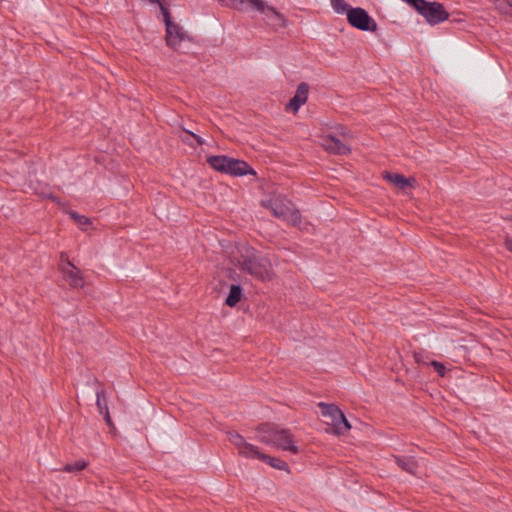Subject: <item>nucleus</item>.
<instances>
[{"label": "nucleus", "mask_w": 512, "mask_h": 512, "mask_svg": "<svg viewBox=\"0 0 512 512\" xmlns=\"http://www.w3.org/2000/svg\"><path fill=\"white\" fill-rule=\"evenodd\" d=\"M257 438L261 443L272 445L294 454L299 452L294 444V436L289 429L280 428L274 424H260L256 428Z\"/></svg>", "instance_id": "f257e3e1"}, {"label": "nucleus", "mask_w": 512, "mask_h": 512, "mask_svg": "<svg viewBox=\"0 0 512 512\" xmlns=\"http://www.w3.org/2000/svg\"><path fill=\"white\" fill-rule=\"evenodd\" d=\"M260 204L269 209L275 217L285 220L293 226L299 225L302 221L300 211L284 195H273L261 200Z\"/></svg>", "instance_id": "f03ea898"}, {"label": "nucleus", "mask_w": 512, "mask_h": 512, "mask_svg": "<svg viewBox=\"0 0 512 512\" xmlns=\"http://www.w3.org/2000/svg\"><path fill=\"white\" fill-rule=\"evenodd\" d=\"M412 6L429 25H437L449 18V13L442 3L426 0H404Z\"/></svg>", "instance_id": "7ed1b4c3"}, {"label": "nucleus", "mask_w": 512, "mask_h": 512, "mask_svg": "<svg viewBox=\"0 0 512 512\" xmlns=\"http://www.w3.org/2000/svg\"><path fill=\"white\" fill-rule=\"evenodd\" d=\"M318 406L321 409L325 424L331 427L327 429L328 432L331 431L334 434L343 435L351 429L350 423L336 405L320 402Z\"/></svg>", "instance_id": "20e7f679"}, {"label": "nucleus", "mask_w": 512, "mask_h": 512, "mask_svg": "<svg viewBox=\"0 0 512 512\" xmlns=\"http://www.w3.org/2000/svg\"><path fill=\"white\" fill-rule=\"evenodd\" d=\"M157 3L160 6L166 27L165 40L167 46L176 50L184 40L192 41V38L184 31L183 27L172 21L168 8L161 1H157Z\"/></svg>", "instance_id": "39448f33"}, {"label": "nucleus", "mask_w": 512, "mask_h": 512, "mask_svg": "<svg viewBox=\"0 0 512 512\" xmlns=\"http://www.w3.org/2000/svg\"><path fill=\"white\" fill-rule=\"evenodd\" d=\"M246 5L251 9L264 14V20L268 26L277 30L287 26L286 17L280 13L276 8L268 6L262 0H246Z\"/></svg>", "instance_id": "423d86ee"}, {"label": "nucleus", "mask_w": 512, "mask_h": 512, "mask_svg": "<svg viewBox=\"0 0 512 512\" xmlns=\"http://www.w3.org/2000/svg\"><path fill=\"white\" fill-rule=\"evenodd\" d=\"M241 269L250 275L259 278L266 279L269 277V266L270 263L266 258L252 255L242 256L239 260Z\"/></svg>", "instance_id": "0eeeda50"}, {"label": "nucleus", "mask_w": 512, "mask_h": 512, "mask_svg": "<svg viewBox=\"0 0 512 512\" xmlns=\"http://www.w3.org/2000/svg\"><path fill=\"white\" fill-rule=\"evenodd\" d=\"M347 20L349 24L361 31L375 32L377 24L363 8H350L347 11Z\"/></svg>", "instance_id": "6e6552de"}, {"label": "nucleus", "mask_w": 512, "mask_h": 512, "mask_svg": "<svg viewBox=\"0 0 512 512\" xmlns=\"http://www.w3.org/2000/svg\"><path fill=\"white\" fill-rule=\"evenodd\" d=\"M60 272L63 274L65 281L73 288H81L84 286V280L79 268H77L70 260H67V265L60 264Z\"/></svg>", "instance_id": "1a4fd4ad"}, {"label": "nucleus", "mask_w": 512, "mask_h": 512, "mask_svg": "<svg viewBox=\"0 0 512 512\" xmlns=\"http://www.w3.org/2000/svg\"><path fill=\"white\" fill-rule=\"evenodd\" d=\"M321 146L327 152L335 155H347L351 152V148L348 145L332 135L322 137Z\"/></svg>", "instance_id": "9d476101"}, {"label": "nucleus", "mask_w": 512, "mask_h": 512, "mask_svg": "<svg viewBox=\"0 0 512 512\" xmlns=\"http://www.w3.org/2000/svg\"><path fill=\"white\" fill-rule=\"evenodd\" d=\"M309 93V85L306 82H301L296 89V93L293 98L290 99L287 104L288 109H292L297 112L298 109L307 102Z\"/></svg>", "instance_id": "9b49d317"}, {"label": "nucleus", "mask_w": 512, "mask_h": 512, "mask_svg": "<svg viewBox=\"0 0 512 512\" xmlns=\"http://www.w3.org/2000/svg\"><path fill=\"white\" fill-rule=\"evenodd\" d=\"M226 174H230L232 176H244L247 174L254 175L255 172L247 162L235 158H230L227 165Z\"/></svg>", "instance_id": "f8f14e48"}, {"label": "nucleus", "mask_w": 512, "mask_h": 512, "mask_svg": "<svg viewBox=\"0 0 512 512\" xmlns=\"http://www.w3.org/2000/svg\"><path fill=\"white\" fill-rule=\"evenodd\" d=\"M384 179L391 182L400 189H405L407 186L414 187L415 178H406L402 174L386 172L383 176Z\"/></svg>", "instance_id": "ddd939ff"}, {"label": "nucleus", "mask_w": 512, "mask_h": 512, "mask_svg": "<svg viewBox=\"0 0 512 512\" xmlns=\"http://www.w3.org/2000/svg\"><path fill=\"white\" fill-rule=\"evenodd\" d=\"M179 127L183 132V135H179V138L182 140L183 143L193 148H196L197 146H201L204 144V140L198 134L181 125Z\"/></svg>", "instance_id": "4468645a"}, {"label": "nucleus", "mask_w": 512, "mask_h": 512, "mask_svg": "<svg viewBox=\"0 0 512 512\" xmlns=\"http://www.w3.org/2000/svg\"><path fill=\"white\" fill-rule=\"evenodd\" d=\"M230 157L225 155L210 156L207 158V163L216 171L226 173L227 165Z\"/></svg>", "instance_id": "2eb2a0df"}, {"label": "nucleus", "mask_w": 512, "mask_h": 512, "mask_svg": "<svg viewBox=\"0 0 512 512\" xmlns=\"http://www.w3.org/2000/svg\"><path fill=\"white\" fill-rule=\"evenodd\" d=\"M242 298V288L240 285H232L230 292L225 300V304L234 307Z\"/></svg>", "instance_id": "dca6fc26"}, {"label": "nucleus", "mask_w": 512, "mask_h": 512, "mask_svg": "<svg viewBox=\"0 0 512 512\" xmlns=\"http://www.w3.org/2000/svg\"><path fill=\"white\" fill-rule=\"evenodd\" d=\"M238 453H239L240 456H243L245 458H258V459H260V456L263 455V453H261L256 446H254V445H252V444H250L248 442H246L244 444V446L241 447V449H238Z\"/></svg>", "instance_id": "f3484780"}, {"label": "nucleus", "mask_w": 512, "mask_h": 512, "mask_svg": "<svg viewBox=\"0 0 512 512\" xmlns=\"http://www.w3.org/2000/svg\"><path fill=\"white\" fill-rule=\"evenodd\" d=\"M260 460L268 463L271 467L276 468L278 470H284V471L288 470V464L280 458H276V457H273V456H270L267 454H263L260 456Z\"/></svg>", "instance_id": "a211bd4d"}, {"label": "nucleus", "mask_w": 512, "mask_h": 512, "mask_svg": "<svg viewBox=\"0 0 512 512\" xmlns=\"http://www.w3.org/2000/svg\"><path fill=\"white\" fill-rule=\"evenodd\" d=\"M396 463L402 470L410 474L416 473L417 462L413 458L402 459L400 457H396Z\"/></svg>", "instance_id": "6ab92c4d"}, {"label": "nucleus", "mask_w": 512, "mask_h": 512, "mask_svg": "<svg viewBox=\"0 0 512 512\" xmlns=\"http://www.w3.org/2000/svg\"><path fill=\"white\" fill-rule=\"evenodd\" d=\"M88 466V462L84 460L76 461L73 464H66L63 471L68 473L78 472L84 470Z\"/></svg>", "instance_id": "aec40b11"}, {"label": "nucleus", "mask_w": 512, "mask_h": 512, "mask_svg": "<svg viewBox=\"0 0 512 512\" xmlns=\"http://www.w3.org/2000/svg\"><path fill=\"white\" fill-rule=\"evenodd\" d=\"M227 435L230 442L233 443L237 449H241V447H243L244 444L246 443L244 437L240 435L238 432H228Z\"/></svg>", "instance_id": "412c9836"}, {"label": "nucleus", "mask_w": 512, "mask_h": 512, "mask_svg": "<svg viewBox=\"0 0 512 512\" xmlns=\"http://www.w3.org/2000/svg\"><path fill=\"white\" fill-rule=\"evenodd\" d=\"M495 8L502 14L512 16V2L510 1H497Z\"/></svg>", "instance_id": "4be33fe9"}, {"label": "nucleus", "mask_w": 512, "mask_h": 512, "mask_svg": "<svg viewBox=\"0 0 512 512\" xmlns=\"http://www.w3.org/2000/svg\"><path fill=\"white\" fill-rule=\"evenodd\" d=\"M96 395H97L96 404L99 409V412L101 414H104L105 413V404H107L106 399H105V391L104 390L98 391Z\"/></svg>", "instance_id": "5701e85b"}, {"label": "nucleus", "mask_w": 512, "mask_h": 512, "mask_svg": "<svg viewBox=\"0 0 512 512\" xmlns=\"http://www.w3.org/2000/svg\"><path fill=\"white\" fill-rule=\"evenodd\" d=\"M331 3H332V6L334 8V10L337 12V13H344L349 10L347 9L348 5L346 4L345 0H331Z\"/></svg>", "instance_id": "b1692460"}, {"label": "nucleus", "mask_w": 512, "mask_h": 512, "mask_svg": "<svg viewBox=\"0 0 512 512\" xmlns=\"http://www.w3.org/2000/svg\"><path fill=\"white\" fill-rule=\"evenodd\" d=\"M430 365L433 366V368L435 369L439 376H445L446 368L443 363L433 360L431 361Z\"/></svg>", "instance_id": "393cba45"}, {"label": "nucleus", "mask_w": 512, "mask_h": 512, "mask_svg": "<svg viewBox=\"0 0 512 512\" xmlns=\"http://www.w3.org/2000/svg\"><path fill=\"white\" fill-rule=\"evenodd\" d=\"M81 228H84L86 226L91 225V220L86 217L85 215H81L78 217V219L75 221Z\"/></svg>", "instance_id": "a878e982"}, {"label": "nucleus", "mask_w": 512, "mask_h": 512, "mask_svg": "<svg viewBox=\"0 0 512 512\" xmlns=\"http://www.w3.org/2000/svg\"><path fill=\"white\" fill-rule=\"evenodd\" d=\"M504 246L505 248L510 252L512 253V236L511 235H506L504 237Z\"/></svg>", "instance_id": "bb28decb"}, {"label": "nucleus", "mask_w": 512, "mask_h": 512, "mask_svg": "<svg viewBox=\"0 0 512 512\" xmlns=\"http://www.w3.org/2000/svg\"><path fill=\"white\" fill-rule=\"evenodd\" d=\"M413 356H414V359H415L416 363H418V364H427L425 362V359H424L425 356H424L423 353H421V352H414Z\"/></svg>", "instance_id": "cd10ccee"}, {"label": "nucleus", "mask_w": 512, "mask_h": 512, "mask_svg": "<svg viewBox=\"0 0 512 512\" xmlns=\"http://www.w3.org/2000/svg\"><path fill=\"white\" fill-rule=\"evenodd\" d=\"M103 415H104V419L107 422V424L108 425H112V421H111V417H110V414H109V411H108L107 404H105V413Z\"/></svg>", "instance_id": "c85d7f7f"}, {"label": "nucleus", "mask_w": 512, "mask_h": 512, "mask_svg": "<svg viewBox=\"0 0 512 512\" xmlns=\"http://www.w3.org/2000/svg\"><path fill=\"white\" fill-rule=\"evenodd\" d=\"M68 214L70 215V217H71L74 221H76V220L78 219V217H80V216H81L80 214H78V213H77V212H75V211H69V212H68Z\"/></svg>", "instance_id": "c756f323"}, {"label": "nucleus", "mask_w": 512, "mask_h": 512, "mask_svg": "<svg viewBox=\"0 0 512 512\" xmlns=\"http://www.w3.org/2000/svg\"><path fill=\"white\" fill-rule=\"evenodd\" d=\"M67 260H69V259H68L67 255H66V253H61V261L65 262L64 265H67Z\"/></svg>", "instance_id": "7c9ffc66"}, {"label": "nucleus", "mask_w": 512, "mask_h": 512, "mask_svg": "<svg viewBox=\"0 0 512 512\" xmlns=\"http://www.w3.org/2000/svg\"><path fill=\"white\" fill-rule=\"evenodd\" d=\"M49 198H50L52 201H54V202H56V203H58V204L60 203V201H59L58 197H56V196L50 195V196H49Z\"/></svg>", "instance_id": "2f4dec72"}]
</instances>
